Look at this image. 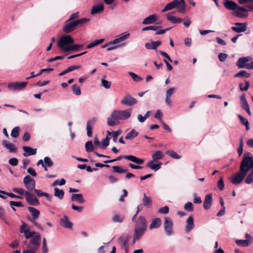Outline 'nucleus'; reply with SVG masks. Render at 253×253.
I'll use <instances>...</instances> for the list:
<instances>
[{"instance_id": "1", "label": "nucleus", "mask_w": 253, "mask_h": 253, "mask_svg": "<svg viewBox=\"0 0 253 253\" xmlns=\"http://www.w3.org/2000/svg\"><path fill=\"white\" fill-rule=\"evenodd\" d=\"M19 231L23 233L26 239H30L27 247L38 251L41 243V237L39 233L31 231L30 227L24 222H22Z\"/></svg>"}, {"instance_id": "2", "label": "nucleus", "mask_w": 253, "mask_h": 253, "mask_svg": "<svg viewBox=\"0 0 253 253\" xmlns=\"http://www.w3.org/2000/svg\"><path fill=\"white\" fill-rule=\"evenodd\" d=\"M147 225L145 217L139 216L136 220L133 233V243L138 241L147 230Z\"/></svg>"}, {"instance_id": "3", "label": "nucleus", "mask_w": 253, "mask_h": 253, "mask_svg": "<svg viewBox=\"0 0 253 253\" xmlns=\"http://www.w3.org/2000/svg\"><path fill=\"white\" fill-rule=\"evenodd\" d=\"M131 116V109L125 110H114L111 114V117L107 119V124L111 126L117 125L116 121L120 120H125L128 119Z\"/></svg>"}, {"instance_id": "4", "label": "nucleus", "mask_w": 253, "mask_h": 253, "mask_svg": "<svg viewBox=\"0 0 253 253\" xmlns=\"http://www.w3.org/2000/svg\"><path fill=\"white\" fill-rule=\"evenodd\" d=\"M89 19L84 18L75 21L69 20L68 19L65 21V23L63 28V31L67 34L73 31L77 26H81L83 24L88 22Z\"/></svg>"}, {"instance_id": "5", "label": "nucleus", "mask_w": 253, "mask_h": 253, "mask_svg": "<svg viewBox=\"0 0 253 253\" xmlns=\"http://www.w3.org/2000/svg\"><path fill=\"white\" fill-rule=\"evenodd\" d=\"M251 169H253V158L250 153L247 152L244 154L240 164V169L242 171L248 173Z\"/></svg>"}, {"instance_id": "6", "label": "nucleus", "mask_w": 253, "mask_h": 253, "mask_svg": "<svg viewBox=\"0 0 253 253\" xmlns=\"http://www.w3.org/2000/svg\"><path fill=\"white\" fill-rule=\"evenodd\" d=\"M249 11H253V3L247 4L245 7L238 5L235 11H233V14L237 17L245 18L248 16Z\"/></svg>"}, {"instance_id": "7", "label": "nucleus", "mask_w": 253, "mask_h": 253, "mask_svg": "<svg viewBox=\"0 0 253 253\" xmlns=\"http://www.w3.org/2000/svg\"><path fill=\"white\" fill-rule=\"evenodd\" d=\"M74 42V40L70 35H64L58 40L57 46L64 52H69L65 50V48L69 47Z\"/></svg>"}, {"instance_id": "8", "label": "nucleus", "mask_w": 253, "mask_h": 253, "mask_svg": "<svg viewBox=\"0 0 253 253\" xmlns=\"http://www.w3.org/2000/svg\"><path fill=\"white\" fill-rule=\"evenodd\" d=\"M164 229L166 234L171 236L173 234V222L169 217H166L164 222Z\"/></svg>"}, {"instance_id": "9", "label": "nucleus", "mask_w": 253, "mask_h": 253, "mask_svg": "<svg viewBox=\"0 0 253 253\" xmlns=\"http://www.w3.org/2000/svg\"><path fill=\"white\" fill-rule=\"evenodd\" d=\"M118 242L121 247L127 253L129 249V235L126 233L122 234L118 239Z\"/></svg>"}, {"instance_id": "10", "label": "nucleus", "mask_w": 253, "mask_h": 253, "mask_svg": "<svg viewBox=\"0 0 253 253\" xmlns=\"http://www.w3.org/2000/svg\"><path fill=\"white\" fill-rule=\"evenodd\" d=\"M247 173L242 171L240 169L239 171L232 178L231 182L234 185H237L242 182L245 178Z\"/></svg>"}, {"instance_id": "11", "label": "nucleus", "mask_w": 253, "mask_h": 253, "mask_svg": "<svg viewBox=\"0 0 253 253\" xmlns=\"http://www.w3.org/2000/svg\"><path fill=\"white\" fill-rule=\"evenodd\" d=\"M23 182L25 187L29 191H32L35 189L36 186L35 180L29 175H27L24 178Z\"/></svg>"}, {"instance_id": "12", "label": "nucleus", "mask_w": 253, "mask_h": 253, "mask_svg": "<svg viewBox=\"0 0 253 253\" xmlns=\"http://www.w3.org/2000/svg\"><path fill=\"white\" fill-rule=\"evenodd\" d=\"M26 200L29 205L31 206H39L40 203L39 200L30 192H26Z\"/></svg>"}, {"instance_id": "13", "label": "nucleus", "mask_w": 253, "mask_h": 253, "mask_svg": "<svg viewBox=\"0 0 253 253\" xmlns=\"http://www.w3.org/2000/svg\"><path fill=\"white\" fill-rule=\"evenodd\" d=\"M236 26H233L231 27V30L238 33L244 32L247 30L248 23L247 22L240 23L236 22L234 23Z\"/></svg>"}, {"instance_id": "14", "label": "nucleus", "mask_w": 253, "mask_h": 253, "mask_svg": "<svg viewBox=\"0 0 253 253\" xmlns=\"http://www.w3.org/2000/svg\"><path fill=\"white\" fill-rule=\"evenodd\" d=\"M137 102V100L128 93L126 94L121 101V104L127 106H132Z\"/></svg>"}, {"instance_id": "15", "label": "nucleus", "mask_w": 253, "mask_h": 253, "mask_svg": "<svg viewBox=\"0 0 253 253\" xmlns=\"http://www.w3.org/2000/svg\"><path fill=\"white\" fill-rule=\"evenodd\" d=\"M27 84V82L9 83L7 87L11 90H21L25 87Z\"/></svg>"}, {"instance_id": "16", "label": "nucleus", "mask_w": 253, "mask_h": 253, "mask_svg": "<svg viewBox=\"0 0 253 253\" xmlns=\"http://www.w3.org/2000/svg\"><path fill=\"white\" fill-rule=\"evenodd\" d=\"M240 99L242 108L245 110L249 116H251L252 113L250 111V106L246 99L245 94H242Z\"/></svg>"}, {"instance_id": "17", "label": "nucleus", "mask_w": 253, "mask_h": 253, "mask_svg": "<svg viewBox=\"0 0 253 253\" xmlns=\"http://www.w3.org/2000/svg\"><path fill=\"white\" fill-rule=\"evenodd\" d=\"M97 119L95 117L88 120L86 123V134L87 136L91 137L92 135V129L95 125Z\"/></svg>"}, {"instance_id": "18", "label": "nucleus", "mask_w": 253, "mask_h": 253, "mask_svg": "<svg viewBox=\"0 0 253 253\" xmlns=\"http://www.w3.org/2000/svg\"><path fill=\"white\" fill-rule=\"evenodd\" d=\"M180 5V1H179V0H173L171 2L166 4L164 9L162 10V12H165L175 7L178 8Z\"/></svg>"}, {"instance_id": "19", "label": "nucleus", "mask_w": 253, "mask_h": 253, "mask_svg": "<svg viewBox=\"0 0 253 253\" xmlns=\"http://www.w3.org/2000/svg\"><path fill=\"white\" fill-rule=\"evenodd\" d=\"M123 158L126 160L130 161L138 165H141L144 163V160L143 159L138 158L133 155H125L123 156Z\"/></svg>"}, {"instance_id": "20", "label": "nucleus", "mask_w": 253, "mask_h": 253, "mask_svg": "<svg viewBox=\"0 0 253 253\" xmlns=\"http://www.w3.org/2000/svg\"><path fill=\"white\" fill-rule=\"evenodd\" d=\"M252 57L250 56L241 57L238 59L237 65L239 68L241 69L242 68V67H241V66L247 65V63H248V62L252 61Z\"/></svg>"}, {"instance_id": "21", "label": "nucleus", "mask_w": 253, "mask_h": 253, "mask_svg": "<svg viewBox=\"0 0 253 253\" xmlns=\"http://www.w3.org/2000/svg\"><path fill=\"white\" fill-rule=\"evenodd\" d=\"M60 224L61 226L69 229H71L73 227V223L66 215H64L63 218L60 219Z\"/></svg>"}, {"instance_id": "22", "label": "nucleus", "mask_w": 253, "mask_h": 253, "mask_svg": "<svg viewBox=\"0 0 253 253\" xmlns=\"http://www.w3.org/2000/svg\"><path fill=\"white\" fill-rule=\"evenodd\" d=\"M120 36V37L116 38L112 41H110V43H113V44H114L122 42L127 39L129 37L130 34L129 33H124Z\"/></svg>"}, {"instance_id": "23", "label": "nucleus", "mask_w": 253, "mask_h": 253, "mask_svg": "<svg viewBox=\"0 0 253 253\" xmlns=\"http://www.w3.org/2000/svg\"><path fill=\"white\" fill-rule=\"evenodd\" d=\"M22 149L24 151V153L23 154L24 157L34 155L37 153V149H34L31 147L23 146Z\"/></svg>"}, {"instance_id": "24", "label": "nucleus", "mask_w": 253, "mask_h": 253, "mask_svg": "<svg viewBox=\"0 0 253 253\" xmlns=\"http://www.w3.org/2000/svg\"><path fill=\"white\" fill-rule=\"evenodd\" d=\"M212 201V194H209L205 197V200L203 204L204 208L208 210H209L211 205Z\"/></svg>"}, {"instance_id": "25", "label": "nucleus", "mask_w": 253, "mask_h": 253, "mask_svg": "<svg viewBox=\"0 0 253 253\" xmlns=\"http://www.w3.org/2000/svg\"><path fill=\"white\" fill-rule=\"evenodd\" d=\"M224 5L227 9L234 11H235L238 6L235 2L229 0H226L224 2Z\"/></svg>"}, {"instance_id": "26", "label": "nucleus", "mask_w": 253, "mask_h": 253, "mask_svg": "<svg viewBox=\"0 0 253 253\" xmlns=\"http://www.w3.org/2000/svg\"><path fill=\"white\" fill-rule=\"evenodd\" d=\"M194 227V219L192 216H190L186 220V225L185 227V231L187 233L189 232Z\"/></svg>"}, {"instance_id": "27", "label": "nucleus", "mask_w": 253, "mask_h": 253, "mask_svg": "<svg viewBox=\"0 0 253 253\" xmlns=\"http://www.w3.org/2000/svg\"><path fill=\"white\" fill-rule=\"evenodd\" d=\"M160 41L152 42L151 43L147 42L145 44V47L148 49L157 50L158 46L161 44Z\"/></svg>"}, {"instance_id": "28", "label": "nucleus", "mask_w": 253, "mask_h": 253, "mask_svg": "<svg viewBox=\"0 0 253 253\" xmlns=\"http://www.w3.org/2000/svg\"><path fill=\"white\" fill-rule=\"evenodd\" d=\"M157 20V16L155 14L150 15L144 19L142 24L148 25L153 24Z\"/></svg>"}, {"instance_id": "29", "label": "nucleus", "mask_w": 253, "mask_h": 253, "mask_svg": "<svg viewBox=\"0 0 253 253\" xmlns=\"http://www.w3.org/2000/svg\"><path fill=\"white\" fill-rule=\"evenodd\" d=\"M154 162H156L153 160L150 161L147 163V166L150 169H153L156 171L161 168L162 163H159L158 164H155Z\"/></svg>"}, {"instance_id": "30", "label": "nucleus", "mask_w": 253, "mask_h": 253, "mask_svg": "<svg viewBox=\"0 0 253 253\" xmlns=\"http://www.w3.org/2000/svg\"><path fill=\"white\" fill-rule=\"evenodd\" d=\"M2 145L5 148L7 149L10 153H16L17 152V149L15 146L6 140L3 141Z\"/></svg>"}, {"instance_id": "31", "label": "nucleus", "mask_w": 253, "mask_h": 253, "mask_svg": "<svg viewBox=\"0 0 253 253\" xmlns=\"http://www.w3.org/2000/svg\"><path fill=\"white\" fill-rule=\"evenodd\" d=\"M104 5L102 3L95 5L92 7L91 11V14H95L100 13L104 10Z\"/></svg>"}, {"instance_id": "32", "label": "nucleus", "mask_w": 253, "mask_h": 253, "mask_svg": "<svg viewBox=\"0 0 253 253\" xmlns=\"http://www.w3.org/2000/svg\"><path fill=\"white\" fill-rule=\"evenodd\" d=\"M71 200L72 201H77L80 204H83L85 201L82 194H73Z\"/></svg>"}, {"instance_id": "33", "label": "nucleus", "mask_w": 253, "mask_h": 253, "mask_svg": "<svg viewBox=\"0 0 253 253\" xmlns=\"http://www.w3.org/2000/svg\"><path fill=\"white\" fill-rule=\"evenodd\" d=\"M28 210L31 213L33 220H35L38 218L40 214L38 210L32 207H29Z\"/></svg>"}, {"instance_id": "34", "label": "nucleus", "mask_w": 253, "mask_h": 253, "mask_svg": "<svg viewBox=\"0 0 253 253\" xmlns=\"http://www.w3.org/2000/svg\"><path fill=\"white\" fill-rule=\"evenodd\" d=\"M162 224L161 220L160 218H156L152 221L151 224L149 226V229H152L153 228H159Z\"/></svg>"}, {"instance_id": "35", "label": "nucleus", "mask_w": 253, "mask_h": 253, "mask_svg": "<svg viewBox=\"0 0 253 253\" xmlns=\"http://www.w3.org/2000/svg\"><path fill=\"white\" fill-rule=\"evenodd\" d=\"M35 193L38 197H45L48 200L50 201L52 198V196L48 193L42 191L41 190L35 189L34 190Z\"/></svg>"}, {"instance_id": "36", "label": "nucleus", "mask_w": 253, "mask_h": 253, "mask_svg": "<svg viewBox=\"0 0 253 253\" xmlns=\"http://www.w3.org/2000/svg\"><path fill=\"white\" fill-rule=\"evenodd\" d=\"M152 203V201L151 197H147L145 194H144L143 198L142 199V205L147 208H150Z\"/></svg>"}, {"instance_id": "37", "label": "nucleus", "mask_w": 253, "mask_h": 253, "mask_svg": "<svg viewBox=\"0 0 253 253\" xmlns=\"http://www.w3.org/2000/svg\"><path fill=\"white\" fill-rule=\"evenodd\" d=\"M80 68H81V66H80V65L70 66V67H68V68H67L64 71H63V72L60 73L59 74V76H62L65 75L66 74H67V73H68L70 72H72L74 70L79 69H80Z\"/></svg>"}, {"instance_id": "38", "label": "nucleus", "mask_w": 253, "mask_h": 253, "mask_svg": "<svg viewBox=\"0 0 253 253\" xmlns=\"http://www.w3.org/2000/svg\"><path fill=\"white\" fill-rule=\"evenodd\" d=\"M54 195L55 197H57L60 200L63 199L64 196V192L63 190L60 189L57 187H55L54 189Z\"/></svg>"}, {"instance_id": "39", "label": "nucleus", "mask_w": 253, "mask_h": 253, "mask_svg": "<svg viewBox=\"0 0 253 253\" xmlns=\"http://www.w3.org/2000/svg\"><path fill=\"white\" fill-rule=\"evenodd\" d=\"M252 243V241L247 239L245 240H236V243L239 246L247 247Z\"/></svg>"}, {"instance_id": "40", "label": "nucleus", "mask_w": 253, "mask_h": 253, "mask_svg": "<svg viewBox=\"0 0 253 253\" xmlns=\"http://www.w3.org/2000/svg\"><path fill=\"white\" fill-rule=\"evenodd\" d=\"M164 155L163 153L160 151H156L152 155V158L153 161L157 162V161L161 160L163 158Z\"/></svg>"}, {"instance_id": "41", "label": "nucleus", "mask_w": 253, "mask_h": 253, "mask_svg": "<svg viewBox=\"0 0 253 253\" xmlns=\"http://www.w3.org/2000/svg\"><path fill=\"white\" fill-rule=\"evenodd\" d=\"M236 78H248L251 77V74L245 70L240 71L238 73L234 75Z\"/></svg>"}, {"instance_id": "42", "label": "nucleus", "mask_w": 253, "mask_h": 253, "mask_svg": "<svg viewBox=\"0 0 253 253\" xmlns=\"http://www.w3.org/2000/svg\"><path fill=\"white\" fill-rule=\"evenodd\" d=\"M138 133L134 129H132L125 136V139L127 140H132L138 136Z\"/></svg>"}, {"instance_id": "43", "label": "nucleus", "mask_w": 253, "mask_h": 253, "mask_svg": "<svg viewBox=\"0 0 253 253\" xmlns=\"http://www.w3.org/2000/svg\"><path fill=\"white\" fill-rule=\"evenodd\" d=\"M237 116L240 119L241 124L246 126V129L247 130H249L250 126L248 120L240 114H238Z\"/></svg>"}, {"instance_id": "44", "label": "nucleus", "mask_w": 253, "mask_h": 253, "mask_svg": "<svg viewBox=\"0 0 253 253\" xmlns=\"http://www.w3.org/2000/svg\"><path fill=\"white\" fill-rule=\"evenodd\" d=\"M166 153L174 159H180L181 157V156L179 155L175 151L172 150H168Z\"/></svg>"}, {"instance_id": "45", "label": "nucleus", "mask_w": 253, "mask_h": 253, "mask_svg": "<svg viewBox=\"0 0 253 253\" xmlns=\"http://www.w3.org/2000/svg\"><path fill=\"white\" fill-rule=\"evenodd\" d=\"M167 19L172 23H180L182 22V19L180 18L174 16H168Z\"/></svg>"}, {"instance_id": "46", "label": "nucleus", "mask_w": 253, "mask_h": 253, "mask_svg": "<svg viewBox=\"0 0 253 253\" xmlns=\"http://www.w3.org/2000/svg\"><path fill=\"white\" fill-rule=\"evenodd\" d=\"M104 41V39H101L95 40L93 42L88 44L87 45L86 48H92L99 44L102 43Z\"/></svg>"}, {"instance_id": "47", "label": "nucleus", "mask_w": 253, "mask_h": 253, "mask_svg": "<svg viewBox=\"0 0 253 253\" xmlns=\"http://www.w3.org/2000/svg\"><path fill=\"white\" fill-rule=\"evenodd\" d=\"M85 148L86 151L87 152H91L93 151L94 147L92 144V141H88L85 144Z\"/></svg>"}, {"instance_id": "48", "label": "nucleus", "mask_w": 253, "mask_h": 253, "mask_svg": "<svg viewBox=\"0 0 253 253\" xmlns=\"http://www.w3.org/2000/svg\"><path fill=\"white\" fill-rule=\"evenodd\" d=\"M83 46V45L81 44H72L69 47L66 48L65 50H67L69 51H72V50H77V49H78L79 48H81Z\"/></svg>"}, {"instance_id": "49", "label": "nucleus", "mask_w": 253, "mask_h": 253, "mask_svg": "<svg viewBox=\"0 0 253 253\" xmlns=\"http://www.w3.org/2000/svg\"><path fill=\"white\" fill-rule=\"evenodd\" d=\"M102 145L100 147L103 149H105L106 147L109 145V138L106 136V138H103L101 141Z\"/></svg>"}, {"instance_id": "50", "label": "nucleus", "mask_w": 253, "mask_h": 253, "mask_svg": "<svg viewBox=\"0 0 253 253\" xmlns=\"http://www.w3.org/2000/svg\"><path fill=\"white\" fill-rule=\"evenodd\" d=\"M72 91L73 93L76 95H80L81 94L80 87L77 84L72 85Z\"/></svg>"}, {"instance_id": "51", "label": "nucleus", "mask_w": 253, "mask_h": 253, "mask_svg": "<svg viewBox=\"0 0 253 253\" xmlns=\"http://www.w3.org/2000/svg\"><path fill=\"white\" fill-rule=\"evenodd\" d=\"M112 169L114 172L119 173H125L127 171V169H124L119 166H113Z\"/></svg>"}, {"instance_id": "52", "label": "nucleus", "mask_w": 253, "mask_h": 253, "mask_svg": "<svg viewBox=\"0 0 253 253\" xmlns=\"http://www.w3.org/2000/svg\"><path fill=\"white\" fill-rule=\"evenodd\" d=\"M128 75L132 78V79L134 82H138L142 80V79L141 77H139L138 75H137L133 72H129Z\"/></svg>"}, {"instance_id": "53", "label": "nucleus", "mask_w": 253, "mask_h": 253, "mask_svg": "<svg viewBox=\"0 0 253 253\" xmlns=\"http://www.w3.org/2000/svg\"><path fill=\"white\" fill-rule=\"evenodd\" d=\"M12 191L18 194H19L20 195H25V196H26V192H28L27 191H25L24 189H22V188H13L12 189Z\"/></svg>"}, {"instance_id": "54", "label": "nucleus", "mask_w": 253, "mask_h": 253, "mask_svg": "<svg viewBox=\"0 0 253 253\" xmlns=\"http://www.w3.org/2000/svg\"><path fill=\"white\" fill-rule=\"evenodd\" d=\"M180 1V5L179 6L178 11L180 13H184L185 12V5L184 0H179Z\"/></svg>"}, {"instance_id": "55", "label": "nucleus", "mask_w": 253, "mask_h": 253, "mask_svg": "<svg viewBox=\"0 0 253 253\" xmlns=\"http://www.w3.org/2000/svg\"><path fill=\"white\" fill-rule=\"evenodd\" d=\"M53 162L51 159L48 157H45L44 158V165L48 167H51L53 166Z\"/></svg>"}, {"instance_id": "56", "label": "nucleus", "mask_w": 253, "mask_h": 253, "mask_svg": "<svg viewBox=\"0 0 253 253\" xmlns=\"http://www.w3.org/2000/svg\"><path fill=\"white\" fill-rule=\"evenodd\" d=\"M20 128L18 126L13 128L11 132V136L13 138H16L19 135Z\"/></svg>"}, {"instance_id": "57", "label": "nucleus", "mask_w": 253, "mask_h": 253, "mask_svg": "<svg viewBox=\"0 0 253 253\" xmlns=\"http://www.w3.org/2000/svg\"><path fill=\"white\" fill-rule=\"evenodd\" d=\"M124 217L121 216L118 214H116L114 215L113 218V221L114 222H122L124 221Z\"/></svg>"}, {"instance_id": "58", "label": "nucleus", "mask_w": 253, "mask_h": 253, "mask_svg": "<svg viewBox=\"0 0 253 253\" xmlns=\"http://www.w3.org/2000/svg\"><path fill=\"white\" fill-rule=\"evenodd\" d=\"M161 28V26H149L144 27L142 29V31H146L148 30L156 31L159 28Z\"/></svg>"}, {"instance_id": "59", "label": "nucleus", "mask_w": 253, "mask_h": 253, "mask_svg": "<svg viewBox=\"0 0 253 253\" xmlns=\"http://www.w3.org/2000/svg\"><path fill=\"white\" fill-rule=\"evenodd\" d=\"M1 194L7 195V196H9L11 198L19 199H21L23 198L22 197L15 195L12 193H8L5 191L1 192Z\"/></svg>"}, {"instance_id": "60", "label": "nucleus", "mask_w": 253, "mask_h": 253, "mask_svg": "<svg viewBox=\"0 0 253 253\" xmlns=\"http://www.w3.org/2000/svg\"><path fill=\"white\" fill-rule=\"evenodd\" d=\"M250 83L249 81H245V86L244 87H242L243 84L240 83L239 84V87L241 91H247L248 90L249 87H250Z\"/></svg>"}, {"instance_id": "61", "label": "nucleus", "mask_w": 253, "mask_h": 253, "mask_svg": "<svg viewBox=\"0 0 253 253\" xmlns=\"http://www.w3.org/2000/svg\"><path fill=\"white\" fill-rule=\"evenodd\" d=\"M217 187L221 191H222L224 189V184L223 178L222 177H221L220 178L219 180L218 181V182L217 183Z\"/></svg>"}, {"instance_id": "62", "label": "nucleus", "mask_w": 253, "mask_h": 253, "mask_svg": "<svg viewBox=\"0 0 253 253\" xmlns=\"http://www.w3.org/2000/svg\"><path fill=\"white\" fill-rule=\"evenodd\" d=\"M184 209L188 211H192L193 210V205L191 202H188L184 205Z\"/></svg>"}, {"instance_id": "63", "label": "nucleus", "mask_w": 253, "mask_h": 253, "mask_svg": "<svg viewBox=\"0 0 253 253\" xmlns=\"http://www.w3.org/2000/svg\"><path fill=\"white\" fill-rule=\"evenodd\" d=\"M111 83L105 80H102L101 85L105 88L108 89L111 87Z\"/></svg>"}, {"instance_id": "64", "label": "nucleus", "mask_w": 253, "mask_h": 253, "mask_svg": "<svg viewBox=\"0 0 253 253\" xmlns=\"http://www.w3.org/2000/svg\"><path fill=\"white\" fill-rule=\"evenodd\" d=\"M253 182V172H250L245 180V182L247 184H250Z\"/></svg>"}]
</instances>
